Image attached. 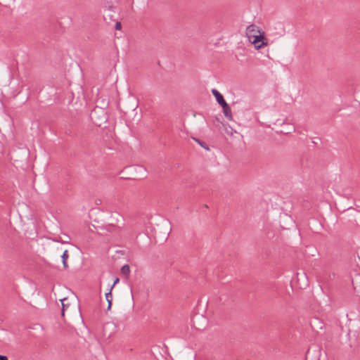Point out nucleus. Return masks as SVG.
<instances>
[{
    "instance_id": "obj_1",
    "label": "nucleus",
    "mask_w": 360,
    "mask_h": 360,
    "mask_svg": "<svg viewBox=\"0 0 360 360\" xmlns=\"http://www.w3.org/2000/svg\"><path fill=\"white\" fill-rule=\"evenodd\" d=\"M245 36L256 50H259L269 44L265 32L255 24L250 25L246 27Z\"/></svg>"
},
{
    "instance_id": "obj_2",
    "label": "nucleus",
    "mask_w": 360,
    "mask_h": 360,
    "mask_svg": "<svg viewBox=\"0 0 360 360\" xmlns=\"http://www.w3.org/2000/svg\"><path fill=\"white\" fill-rule=\"evenodd\" d=\"M297 281L300 288H305L308 285V279L305 271H301L297 274Z\"/></svg>"
},
{
    "instance_id": "obj_3",
    "label": "nucleus",
    "mask_w": 360,
    "mask_h": 360,
    "mask_svg": "<svg viewBox=\"0 0 360 360\" xmlns=\"http://www.w3.org/2000/svg\"><path fill=\"white\" fill-rule=\"evenodd\" d=\"M212 94L214 95V96L215 97L217 103L221 106L226 103V102L224 100V98L223 96L221 95V94L219 91H218L217 89H212Z\"/></svg>"
},
{
    "instance_id": "obj_4",
    "label": "nucleus",
    "mask_w": 360,
    "mask_h": 360,
    "mask_svg": "<svg viewBox=\"0 0 360 360\" xmlns=\"http://www.w3.org/2000/svg\"><path fill=\"white\" fill-rule=\"evenodd\" d=\"M221 108L223 109V112H224L225 117L229 120H232L233 115H232L231 110V108L229 107V105L227 104V103L226 104L221 105Z\"/></svg>"
},
{
    "instance_id": "obj_5",
    "label": "nucleus",
    "mask_w": 360,
    "mask_h": 360,
    "mask_svg": "<svg viewBox=\"0 0 360 360\" xmlns=\"http://www.w3.org/2000/svg\"><path fill=\"white\" fill-rule=\"evenodd\" d=\"M61 258H62L63 268L68 269L69 267V266L67 263V261H68V259L69 258V252L67 250L63 252V255H61Z\"/></svg>"
},
{
    "instance_id": "obj_6",
    "label": "nucleus",
    "mask_w": 360,
    "mask_h": 360,
    "mask_svg": "<svg viewBox=\"0 0 360 360\" xmlns=\"http://www.w3.org/2000/svg\"><path fill=\"white\" fill-rule=\"evenodd\" d=\"M100 112L104 115L103 110H102L101 109H98V110L95 109L91 114V120L94 122V123L96 124H97L98 126H100L101 124L96 120V114L99 113Z\"/></svg>"
},
{
    "instance_id": "obj_7",
    "label": "nucleus",
    "mask_w": 360,
    "mask_h": 360,
    "mask_svg": "<svg viewBox=\"0 0 360 360\" xmlns=\"http://www.w3.org/2000/svg\"><path fill=\"white\" fill-rule=\"evenodd\" d=\"M112 290L110 289L108 292L105 293V299L108 302V309L110 310L112 306V296L111 293Z\"/></svg>"
},
{
    "instance_id": "obj_8",
    "label": "nucleus",
    "mask_w": 360,
    "mask_h": 360,
    "mask_svg": "<svg viewBox=\"0 0 360 360\" xmlns=\"http://www.w3.org/2000/svg\"><path fill=\"white\" fill-rule=\"evenodd\" d=\"M62 304V316H63L65 315V311L67 310L68 307V304L65 303L67 299L63 298L60 300Z\"/></svg>"
},
{
    "instance_id": "obj_9",
    "label": "nucleus",
    "mask_w": 360,
    "mask_h": 360,
    "mask_svg": "<svg viewBox=\"0 0 360 360\" xmlns=\"http://www.w3.org/2000/svg\"><path fill=\"white\" fill-rule=\"evenodd\" d=\"M131 268H134V266L133 265L124 264L121 267L120 270H130Z\"/></svg>"
},
{
    "instance_id": "obj_10",
    "label": "nucleus",
    "mask_w": 360,
    "mask_h": 360,
    "mask_svg": "<svg viewBox=\"0 0 360 360\" xmlns=\"http://www.w3.org/2000/svg\"><path fill=\"white\" fill-rule=\"evenodd\" d=\"M121 28H122L121 23L120 22H117L115 24V29L117 30H121Z\"/></svg>"
},
{
    "instance_id": "obj_11",
    "label": "nucleus",
    "mask_w": 360,
    "mask_h": 360,
    "mask_svg": "<svg viewBox=\"0 0 360 360\" xmlns=\"http://www.w3.org/2000/svg\"><path fill=\"white\" fill-rule=\"evenodd\" d=\"M119 278H116L113 282V284L112 285V287L110 288V289L112 290L113 288V287L119 282Z\"/></svg>"
},
{
    "instance_id": "obj_12",
    "label": "nucleus",
    "mask_w": 360,
    "mask_h": 360,
    "mask_svg": "<svg viewBox=\"0 0 360 360\" xmlns=\"http://www.w3.org/2000/svg\"><path fill=\"white\" fill-rule=\"evenodd\" d=\"M0 360H8V357L6 356L0 355Z\"/></svg>"
}]
</instances>
